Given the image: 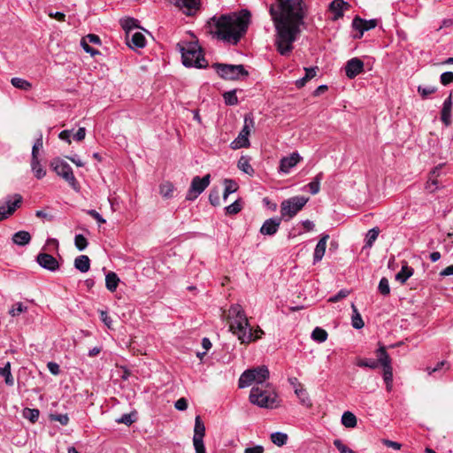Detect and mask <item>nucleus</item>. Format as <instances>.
<instances>
[{"label": "nucleus", "instance_id": "nucleus-1", "mask_svg": "<svg viewBox=\"0 0 453 453\" xmlns=\"http://www.w3.org/2000/svg\"><path fill=\"white\" fill-rule=\"evenodd\" d=\"M270 15L275 27V46L282 56L293 50V43L300 34V26L304 18L303 0H277V5H271Z\"/></svg>", "mask_w": 453, "mask_h": 453}, {"label": "nucleus", "instance_id": "nucleus-2", "mask_svg": "<svg viewBox=\"0 0 453 453\" xmlns=\"http://www.w3.org/2000/svg\"><path fill=\"white\" fill-rule=\"evenodd\" d=\"M250 18L251 13L246 9L214 17L209 22V32L221 41L237 44L247 32Z\"/></svg>", "mask_w": 453, "mask_h": 453}, {"label": "nucleus", "instance_id": "nucleus-3", "mask_svg": "<svg viewBox=\"0 0 453 453\" xmlns=\"http://www.w3.org/2000/svg\"><path fill=\"white\" fill-rule=\"evenodd\" d=\"M229 327L242 343H249L257 336H254L252 328L242 307L240 304H233L228 311Z\"/></svg>", "mask_w": 453, "mask_h": 453}, {"label": "nucleus", "instance_id": "nucleus-4", "mask_svg": "<svg viewBox=\"0 0 453 453\" xmlns=\"http://www.w3.org/2000/svg\"><path fill=\"white\" fill-rule=\"evenodd\" d=\"M177 48L181 53L182 63L185 66L203 68L206 66L202 49L197 42H180Z\"/></svg>", "mask_w": 453, "mask_h": 453}, {"label": "nucleus", "instance_id": "nucleus-5", "mask_svg": "<svg viewBox=\"0 0 453 453\" xmlns=\"http://www.w3.org/2000/svg\"><path fill=\"white\" fill-rule=\"evenodd\" d=\"M269 376L270 372L265 365L248 369L240 376L238 386L240 388H244L256 383L255 386L264 387V383L269 379Z\"/></svg>", "mask_w": 453, "mask_h": 453}, {"label": "nucleus", "instance_id": "nucleus-6", "mask_svg": "<svg viewBox=\"0 0 453 453\" xmlns=\"http://www.w3.org/2000/svg\"><path fill=\"white\" fill-rule=\"evenodd\" d=\"M277 394L274 391L263 388V387L253 386L250 401L260 408L272 409L277 406Z\"/></svg>", "mask_w": 453, "mask_h": 453}, {"label": "nucleus", "instance_id": "nucleus-7", "mask_svg": "<svg viewBox=\"0 0 453 453\" xmlns=\"http://www.w3.org/2000/svg\"><path fill=\"white\" fill-rule=\"evenodd\" d=\"M309 198L303 196H296L284 200L280 203V215L287 220L292 219L307 203Z\"/></svg>", "mask_w": 453, "mask_h": 453}, {"label": "nucleus", "instance_id": "nucleus-8", "mask_svg": "<svg viewBox=\"0 0 453 453\" xmlns=\"http://www.w3.org/2000/svg\"><path fill=\"white\" fill-rule=\"evenodd\" d=\"M213 68L217 73L226 80H238L241 77L248 76V72L242 65L214 64Z\"/></svg>", "mask_w": 453, "mask_h": 453}, {"label": "nucleus", "instance_id": "nucleus-9", "mask_svg": "<svg viewBox=\"0 0 453 453\" xmlns=\"http://www.w3.org/2000/svg\"><path fill=\"white\" fill-rule=\"evenodd\" d=\"M56 173L63 178L74 190H79V183L73 174L72 167L64 160L56 159L51 163Z\"/></svg>", "mask_w": 453, "mask_h": 453}, {"label": "nucleus", "instance_id": "nucleus-10", "mask_svg": "<svg viewBox=\"0 0 453 453\" xmlns=\"http://www.w3.org/2000/svg\"><path fill=\"white\" fill-rule=\"evenodd\" d=\"M254 127V120L250 116H245L244 118V125L240 131L236 139H234L230 147L233 150H238L241 148H248L250 143L249 141V135L250 134L251 129Z\"/></svg>", "mask_w": 453, "mask_h": 453}, {"label": "nucleus", "instance_id": "nucleus-11", "mask_svg": "<svg viewBox=\"0 0 453 453\" xmlns=\"http://www.w3.org/2000/svg\"><path fill=\"white\" fill-rule=\"evenodd\" d=\"M211 175L206 174L203 178L196 176L192 179L190 187L187 192L186 199L188 201H194L201 195L205 188L210 185Z\"/></svg>", "mask_w": 453, "mask_h": 453}, {"label": "nucleus", "instance_id": "nucleus-12", "mask_svg": "<svg viewBox=\"0 0 453 453\" xmlns=\"http://www.w3.org/2000/svg\"><path fill=\"white\" fill-rule=\"evenodd\" d=\"M205 435V426L202 421L200 416H196L195 418L193 445L196 453H206L205 447L203 444V437Z\"/></svg>", "mask_w": 453, "mask_h": 453}, {"label": "nucleus", "instance_id": "nucleus-13", "mask_svg": "<svg viewBox=\"0 0 453 453\" xmlns=\"http://www.w3.org/2000/svg\"><path fill=\"white\" fill-rule=\"evenodd\" d=\"M22 203V196L15 194L13 196H7L4 203L0 205V221L9 218L14 213Z\"/></svg>", "mask_w": 453, "mask_h": 453}, {"label": "nucleus", "instance_id": "nucleus-14", "mask_svg": "<svg viewBox=\"0 0 453 453\" xmlns=\"http://www.w3.org/2000/svg\"><path fill=\"white\" fill-rule=\"evenodd\" d=\"M302 159L303 157L298 152H293L289 156L282 157L280 161L279 173H288Z\"/></svg>", "mask_w": 453, "mask_h": 453}, {"label": "nucleus", "instance_id": "nucleus-15", "mask_svg": "<svg viewBox=\"0 0 453 453\" xmlns=\"http://www.w3.org/2000/svg\"><path fill=\"white\" fill-rule=\"evenodd\" d=\"M36 261L40 266L50 272H56L59 268L58 260L48 253H39L36 257Z\"/></svg>", "mask_w": 453, "mask_h": 453}, {"label": "nucleus", "instance_id": "nucleus-16", "mask_svg": "<svg viewBox=\"0 0 453 453\" xmlns=\"http://www.w3.org/2000/svg\"><path fill=\"white\" fill-rule=\"evenodd\" d=\"M364 71V62L358 58L349 59L345 65V74L349 79H354Z\"/></svg>", "mask_w": 453, "mask_h": 453}, {"label": "nucleus", "instance_id": "nucleus-17", "mask_svg": "<svg viewBox=\"0 0 453 453\" xmlns=\"http://www.w3.org/2000/svg\"><path fill=\"white\" fill-rule=\"evenodd\" d=\"M175 6L179 7L186 15H192L198 10L199 0H170Z\"/></svg>", "mask_w": 453, "mask_h": 453}, {"label": "nucleus", "instance_id": "nucleus-18", "mask_svg": "<svg viewBox=\"0 0 453 453\" xmlns=\"http://www.w3.org/2000/svg\"><path fill=\"white\" fill-rule=\"evenodd\" d=\"M377 26L376 19L365 20L359 17L354 18L352 21V27L355 30L359 31V35L357 38H361L365 31H368L370 29L374 28Z\"/></svg>", "mask_w": 453, "mask_h": 453}, {"label": "nucleus", "instance_id": "nucleus-19", "mask_svg": "<svg viewBox=\"0 0 453 453\" xmlns=\"http://www.w3.org/2000/svg\"><path fill=\"white\" fill-rule=\"evenodd\" d=\"M282 218H271L266 219L260 228V233L264 235H273L277 233Z\"/></svg>", "mask_w": 453, "mask_h": 453}, {"label": "nucleus", "instance_id": "nucleus-20", "mask_svg": "<svg viewBox=\"0 0 453 453\" xmlns=\"http://www.w3.org/2000/svg\"><path fill=\"white\" fill-rule=\"evenodd\" d=\"M349 4L343 0H334L329 4V11L334 13L333 20H337L343 17L344 9H348Z\"/></svg>", "mask_w": 453, "mask_h": 453}, {"label": "nucleus", "instance_id": "nucleus-21", "mask_svg": "<svg viewBox=\"0 0 453 453\" xmlns=\"http://www.w3.org/2000/svg\"><path fill=\"white\" fill-rule=\"evenodd\" d=\"M328 239V234H323L322 237L318 242L313 254V264L319 262L323 258L326 252V242Z\"/></svg>", "mask_w": 453, "mask_h": 453}, {"label": "nucleus", "instance_id": "nucleus-22", "mask_svg": "<svg viewBox=\"0 0 453 453\" xmlns=\"http://www.w3.org/2000/svg\"><path fill=\"white\" fill-rule=\"evenodd\" d=\"M451 108H452V99L451 95L448 96L443 102L441 112V120L446 127H449L451 124Z\"/></svg>", "mask_w": 453, "mask_h": 453}, {"label": "nucleus", "instance_id": "nucleus-23", "mask_svg": "<svg viewBox=\"0 0 453 453\" xmlns=\"http://www.w3.org/2000/svg\"><path fill=\"white\" fill-rule=\"evenodd\" d=\"M414 273V269L408 265L407 262H403L400 272H398L395 279L401 284H404Z\"/></svg>", "mask_w": 453, "mask_h": 453}, {"label": "nucleus", "instance_id": "nucleus-24", "mask_svg": "<svg viewBox=\"0 0 453 453\" xmlns=\"http://www.w3.org/2000/svg\"><path fill=\"white\" fill-rule=\"evenodd\" d=\"M129 47L143 48L146 44L145 36L141 32H134L130 34L128 40H127Z\"/></svg>", "mask_w": 453, "mask_h": 453}, {"label": "nucleus", "instance_id": "nucleus-25", "mask_svg": "<svg viewBox=\"0 0 453 453\" xmlns=\"http://www.w3.org/2000/svg\"><path fill=\"white\" fill-rule=\"evenodd\" d=\"M12 240L18 246H25L30 242L31 235L27 231H18L12 235Z\"/></svg>", "mask_w": 453, "mask_h": 453}, {"label": "nucleus", "instance_id": "nucleus-26", "mask_svg": "<svg viewBox=\"0 0 453 453\" xmlns=\"http://www.w3.org/2000/svg\"><path fill=\"white\" fill-rule=\"evenodd\" d=\"M74 267L81 273H87L90 268V260L88 256L81 255L74 260Z\"/></svg>", "mask_w": 453, "mask_h": 453}, {"label": "nucleus", "instance_id": "nucleus-27", "mask_svg": "<svg viewBox=\"0 0 453 453\" xmlns=\"http://www.w3.org/2000/svg\"><path fill=\"white\" fill-rule=\"evenodd\" d=\"M250 158L248 156H242L238 161L237 166L243 173L250 176H253L255 173L254 168L251 166Z\"/></svg>", "mask_w": 453, "mask_h": 453}, {"label": "nucleus", "instance_id": "nucleus-28", "mask_svg": "<svg viewBox=\"0 0 453 453\" xmlns=\"http://www.w3.org/2000/svg\"><path fill=\"white\" fill-rule=\"evenodd\" d=\"M119 282V278L118 277V275L115 273L110 272L106 274L105 285L109 291L114 292L118 288Z\"/></svg>", "mask_w": 453, "mask_h": 453}, {"label": "nucleus", "instance_id": "nucleus-29", "mask_svg": "<svg viewBox=\"0 0 453 453\" xmlns=\"http://www.w3.org/2000/svg\"><path fill=\"white\" fill-rule=\"evenodd\" d=\"M342 424L347 428H354L357 426V417L351 411H345L342 416Z\"/></svg>", "mask_w": 453, "mask_h": 453}, {"label": "nucleus", "instance_id": "nucleus-30", "mask_svg": "<svg viewBox=\"0 0 453 453\" xmlns=\"http://www.w3.org/2000/svg\"><path fill=\"white\" fill-rule=\"evenodd\" d=\"M317 70H318V67L304 68L305 75L303 78H301L296 81V87L297 88L303 87L308 81L311 80L312 78H314L316 76Z\"/></svg>", "mask_w": 453, "mask_h": 453}, {"label": "nucleus", "instance_id": "nucleus-31", "mask_svg": "<svg viewBox=\"0 0 453 453\" xmlns=\"http://www.w3.org/2000/svg\"><path fill=\"white\" fill-rule=\"evenodd\" d=\"M377 357L376 360L378 362V365L380 364L382 367L391 365V358L389 357L388 354L386 351L385 347L380 346L377 350Z\"/></svg>", "mask_w": 453, "mask_h": 453}, {"label": "nucleus", "instance_id": "nucleus-32", "mask_svg": "<svg viewBox=\"0 0 453 453\" xmlns=\"http://www.w3.org/2000/svg\"><path fill=\"white\" fill-rule=\"evenodd\" d=\"M0 376L4 378V381L7 386L12 387L14 385V379L12 375L10 362H7L4 367L0 368Z\"/></svg>", "mask_w": 453, "mask_h": 453}, {"label": "nucleus", "instance_id": "nucleus-33", "mask_svg": "<svg viewBox=\"0 0 453 453\" xmlns=\"http://www.w3.org/2000/svg\"><path fill=\"white\" fill-rule=\"evenodd\" d=\"M174 186L170 181H165L159 186V193L165 198H171L173 196Z\"/></svg>", "mask_w": 453, "mask_h": 453}, {"label": "nucleus", "instance_id": "nucleus-34", "mask_svg": "<svg viewBox=\"0 0 453 453\" xmlns=\"http://www.w3.org/2000/svg\"><path fill=\"white\" fill-rule=\"evenodd\" d=\"M379 227H373L368 231L365 236V248H372L374 242L377 240L380 234Z\"/></svg>", "mask_w": 453, "mask_h": 453}, {"label": "nucleus", "instance_id": "nucleus-35", "mask_svg": "<svg viewBox=\"0 0 453 453\" xmlns=\"http://www.w3.org/2000/svg\"><path fill=\"white\" fill-rule=\"evenodd\" d=\"M122 28L126 31V39L128 40V36L132 33V30L137 27V20L133 18H127L121 20Z\"/></svg>", "mask_w": 453, "mask_h": 453}, {"label": "nucleus", "instance_id": "nucleus-36", "mask_svg": "<svg viewBox=\"0 0 453 453\" xmlns=\"http://www.w3.org/2000/svg\"><path fill=\"white\" fill-rule=\"evenodd\" d=\"M224 184L225 189L223 193V199L226 200L230 194L234 193L238 189V185L234 180L229 179H226L224 180Z\"/></svg>", "mask_w": 453, "mask_h": 453}, {"label": "nucleus", "instance_id": "nucleus-37", "mask_svg": "<svg viewBox=\"0 0 453 453\" xmlns=\"http://www.w3.org/2000/svg\"><path fill=\"white\" fill-rule=\"evenodd\" d=\"M327 336H328V334H327L326 331L319 326L315 327L311 333V339L319 343L326 342L327 339Z\"/></svg>", "mask_w": 453, "mask_h": 453}, {"label": "nucleus", "instance_id": "nucleus-38", "mask_svg": "<svg viewBox=\"0 0 453 453\" xmlns=\"http://www.w3.org/2000/svg\"><path fill=\"white\" fill-rule=\"evenodd\" d=\"M271 441L273 444L281 447L287 443L288 434L281 432H275L271 434Z\"/></svg>", "mask_w": 453, "mask_h": 453}, {"label": "nucleus", "instance_id": "nucleus-39", "mask_svg": "<svg viewBox=\"0 0 453 453\" xmlns=\"http://www.w3.org/2000/svg\"><path fill=\"white\" fill-rule=\"evenodd\" d=\"M32 171L37 179H42L45 176L46 171L42 168L39 162V158H32L31 161Z\"/></svg>", "mask_w": 453, "mask_h": 453}, {"label": "nucleus", "instance_id": "nucleus-40", "mask_svg": "<svg viewBox=\"0 0 453 453\" xmlns=\"http://www.w3.org/2000/svg\"><path fill=\"white\" fill-rule=\"evenodd\" d=\"M295 394L299 398L301 403L304 406H311V400L308 395V393L306 392L305 388L303 387L296 388L295 390Z\"/></svg>", "mask_w": 453, "mask_h": 453}, {"label": "nucleus", "instance_id": "nucleus-41", "mask_svg": "<svg viewBox=\"0 0 453 453\" xmlns=\"http://www.w3.org/2000/svg\"><path fill=\"white\" fill-rule=\"evenodd\" d=\"M323 179V173H318L315 178L313 179L312 181H311L309 184H308V187H309V189H310V192L312 194V195H316L319 192V189H320V181L322 180Z\"/></svg>", "mask_w": 453, "mask_h": 453}, {"label": "nucleus", "instance_id": "nucleus-42", "mask_svg": "<svg viewBox=\"0 0 453 453\" xmlns=\"http://www.w3.org/2000/svg\"><path fill=\"white\" fill-rule=\"evenodd\" d=\"M11 83L13 87L26 91L29 90L32 87L29 81L18 77L12 78Z\"/></svg>", "mask_w": 453, "mask_h": 453}, {"label": "nucleus", "instance_id": "nucleus-43", "mask_svg": "<svg viewBox=\"0 0 453 453\" xmlns=\"http://www.w3.org/2000/svg\"><path fill=\"white\" fill-rule=\"evenodd\" d=\"M351 307L353 309V315H352V321H351L352 326L356 329H361L362 327H364V321L361 318V315L357 311L355 304H352Z\"/></svg>", "mask_w": 453, "mask_h": 453}, {"label": "nucleus", "instance_id": "nucleus-44", "mask_svg": "<svg viewBox=\"0 0 453 453\" xmlns=\"http://www.w3.org/2000/svg\"><path fill=\"white\" fill-rule=\"evenodd\" d=\"M39 414L40 412L37 409L25 408L23 411L24 418L30 420L32 423H35L38 420Z\"/></svg>", "mask_w": 453, "mask_h": 453}, {"label": "nucleus", "instance_id": "nucleus-45", "mask_svg": "<svg viewBox=\"0 0 453 453\" xmlns=\"http://www.w3.org/2000/svg\"><path fill=\"white\" fill-rule=\"evenodd\" d=\"M383 379L387 384L388 390H390L393 381V370L391 365L383 367Z\"/></svg>", "mask_w": 453, "mask_h": 453}, {"label": "nucleus", "instance_id": "nucleus-46", "mask_svg": "<svg viewBox=\"0 0 453 453\" xmlns=\"http://www.w3.org/2000/svg\"><path fill=\"white\" fill-rule=\"evenodd\" d=\"M27 311V307L25 306L22 303H16L10 309L9 313L12 317L19 316L20 313L26 312Z\"/></svg>", "mask_w": 453, "mask_h": 453}, {"label": "nucleus", "instance_id": "nucleus-47", "mask_svg": "<svg viewBox=\"0 0 453 453\" xmlns=\"http://www.w3.org/2000/svg\"><path fill=\"white\" fill-rule=\"evenodd\" d=\"M241 210H242V204L240 203L239 200L234 201L233 203H231L230 205H228L225 208L226 214H228V215L237 214L238 212L241 211Z\"/></svg>", "mask_w": 453, "mask_h": 453}, {"label": "nucleus", "instance_id": "nucleus-48", "mask_svg": "<svg viewBox=\"0 0 453 453\" xmlns=\"http://www.w3.org/2000/svg\"><path fill=\"white\" fill-rule=\"evenodd\" d=\"M379 291L381 295L383 296H388L389 295L390 293V288H389V283H388V280L385 277H383L382 279H380V282H379Z\"/></svg>", "mask_w": 453, "mask_h": 453}, {"label": "nucleus", "instance_id": "nucleus-49", "mask_svg": "<svg viewBox=\"0 0 453 453\" xmlns=\"http://www.w3.org/2000/svg\"><path fill=\"white\" fill-rule=\"evenodd\" d=\"M74 244L79 250H84L88 246L87 239L82 234H76L74 238Z\"/></svg>", "mask_w": 453, "mask_h": 453}, {"label": "nucleus", "instance_id": "nucleus-50", "mask_svg": "<svg viewBox=\"0 0 453 453\" xmlns=\"http://www.w3.org/2000/svg\"><path fill=\"white\" fill-rule=\"evenodd\" d=\"M225 103L228 105H234L238 103L237 96L235 95V91H227L224 95Z\"/></svg>", "mask_w": 453, "mask_h": 453}, {"label": "nucleus", "instance_id": "nucleus-51", "mask_svg": "<svg viewBox=\"0 0 453 453\" xmlns=\"http://www.w3.org/2000/svg\"><path fill=\"white\" fill-rule=\"evenodd\" d=\"M439 188L437 178L429 176L428 180L426 184V189L430 193L435 192Z\"/></svg>", "mask_w": 453, "mask_h": 453}, {"label": "nucleus", "instance_id": "nucleus-52", "mask_svg": "<svg viewBox=\"0 0 453 453\" xmlns=\"http://www.w3.org/2000/svg\"><path fill=\"white\" fill-rule=\"evenodd\" d=\"M436 90H437V88L435 87H432V86H429V87L418 86V92L420 94V96L423 98H426L429 95L434 93Z\"/></svg>", "mask_w": 453, "mask_h": 453}, {"label": "nucleus", "instance_id": "nucleus-53", "mask_svg": "<svg viewBox=\"0 0 453 453\" xmlns=\"http://www.w3.org/2000/svg\"><path fill=\"white\" fill-rule=\"evenodd\" d=\"M133 413L123 414L119 418L116 419V422L119 424L130 426L135 421V418H133Z\"/></svg>", "mask_w": 453, "mask_h": 453}, {"label": "nucleus", "instance_id": "nucleus-54", "mask_svg": "<svg viewBox=\"0 0 453 453\" xmlns=\"http://www.w3.org/2000/svg\"><path fill=\"white\" fill-rule=\"evenodd\" d=\"M359 367H369L371 369H375L378 367V362L376 360L372 359H360L357 363Z\"/></svg>", "mask_w": 453, "mask_h": 453}, {"label": "nucleus", "instance_id": "nucleus-55", "mask_svg": "<svg viewBox=\"0 0 453 453\" xmlns=\"http://www.w3.org/2000/svg\"><path fill=\"white\" fill-rule=\"evenodd\" d=\"M349 293L350 292L348 289H341L336 295L331 296L328 299V302L336 303L341 299L347 297L349 295Z\"/></svg>", "mask_w": 453, "mask_h": 453}, {"label": "nucleus", "instance_id": "nucleus-56", "mask_svg": "<svg viewBox=\"0 0 453 453\" xmlns=\"http://www.w3.org/2000/svg\"><path fill=\"white\" fill-rule=\"evenodd\" d=\"M42 148V136L35 141L32 149V158H38L39 150Z\"/></svg>", "mask_w": 453, "mask_h": 453}, {"label": "nucleus", "instance_id": "nucleus-57", "mask_svg": "<svg viewBox=\"0 0 453 453\" xmlns=\"http://www.w3.org/2000/svg\"><path fill=\"white\" fill-rule=\"evenodd\" d=\"M441 83L444 86H447L453 82V72H445L441 74L440 77Z\"/></svg>", "mask_w": 453, "mask_h": 453}, {"label": "nucleus", "instance_id": "nucleus-58", "mask_svg": "<svg viewBox=\"0 0 453 453\" xmlns=\"http://www.w3.org/2000/svg\"><path fill=\"white\" fill-rule=\"evenodd\" d=\"M81 47L83 48V50L87 52V53H89L91 56H95L96 54L99 53L98 50H95L94 48L90 47L89 46V42L88 41L85 40V37H83L81 41Z\"/></svg>", "mask_w": 453, "mask_h": 453}, {"label": "nucleus", "instance_id": "nucleus-59", "mask_svg": "<svg viewBox=\"0 0 453 453\" xmlns=\"http://www.w3.org/2000/svg\"><path fill=\"white\" fill-rule=\"evenodd\" d=\"M334 445L340 451V453H354V451L349 449L342 441L339 439L334 441Z\"/></svg>", "mask_w": 453, "mask_h": 453}, {"label": "nucleus", "instance_id": "nucleus-60", "mask_svg": "<svg viewBox=\"0 0 453 453\" xmlns=\"http://www.w3.org/2000/svg\"><path fill=\"white\" fill-rule=\"evenodd\" d=\"M51 419L55 420V421H58L63 426H66L69 422V417L67 414L51 415Z\"/></svg>", "mask_w": 453, "mask_h": 453}, {"label": "nucleus", "instance_id": "nucleus-61", "mask_svg": "<svg viewBox=\"0 0 453 453\" xmlns=\"http://www.w3.org/2000/svg\"><path fill=\"white\" fill-rule=\"evenodd\" d=\"M174 407L178 410V411H185L187 410L188 408V401L186 398L184 397H181L180 399H178L175 403H174Z\"/></svg>", "mask_w": 453, "mask_h": 453}, {"label": "nucleus", "instance_id": "nucleus-62", "mask_svg": "<svg viewBox=\"0 0 453 453\" xmlns=\"http://www.w3.org/2000/svg\"><path fill=\"white\" fill-rule=\"evenodd\" d=\"M87 213L94 218L99 224L105 223V219L96 211L88 210Z\"/></svg>", "mask_w": 453, "mask_h": 453}, {"label": "nucleus", "instance_id": "nucleus-63", "mask_svg": "<svg viewBox=\"0 0 453 453\" xmlns=\"http://www.w3.org/2000/svg\"><path fill=\"white\" fill-rule=\"evenodd\" d=\"M85 40L88 41L89 43L97 44V45L101 44L100 37L94 34H89V35H86Z\"/></svg>", "mask_w": 453, "mask_h": 453}, {"label": "nucleus", "instance_id": "nucleus-64", "mask_svg": "<svg viewBox=\"0 0 453 453\" xmlns=\"http://www.w3.org/2000/svg\"><path fill=\"white\" fill-rule=\"evenodd\" d=\"M244 453H264V447L261 445L248 447L244 449Z\"/></svg>", "mask_w": 453, "mask_h": 453}]
</instances>
